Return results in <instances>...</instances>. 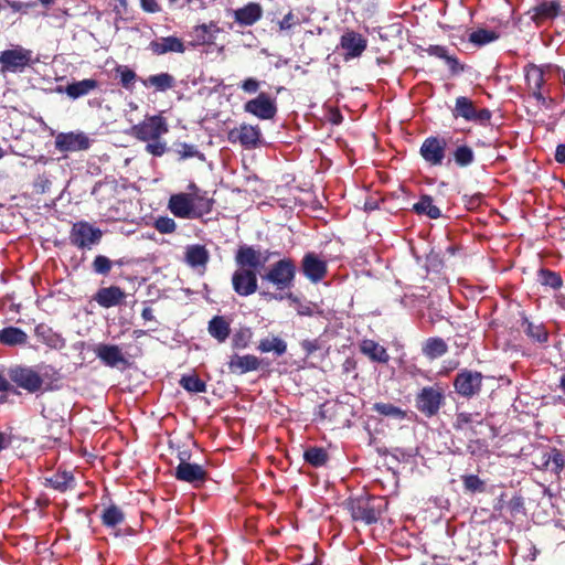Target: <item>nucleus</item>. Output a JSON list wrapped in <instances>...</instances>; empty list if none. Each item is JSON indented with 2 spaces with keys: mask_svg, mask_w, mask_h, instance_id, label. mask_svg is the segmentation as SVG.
<instances>
[{
  "mask_svg": "<svg viewBox=\"0 0 565 565\" xmlns=\"http://www.w3.org/2000/svg\"><path fill=\"white\" fill-rule=\"evenodd\" d=\"M50 371H53V367L49 365H39L36 367L14 365L9 369L8 376L17 387L29 394H35L42 391L44 377L49 376Z\"/></svg>",
  "mask_w": 565,
  "mask_h": 565,
  "instance_id": "1",
  "label": "nucleus"
},
{
  "mask_svg": "<svg viewBox=\"0 0 565 565\" xmlns=\"http://www.w3.org/2000/svg\"><path fill=\"white\" fill-rule=\"evenodd\" d=\"M387 508V501L381 497H360L351 501V515L355 521L373 524L379 521Z\"/></svg>",
  "mask_w": 565,
  "mask_h": 565,
  "instance_id": "2",
  "label": "nucleus"
},
{
  "mask_svg": "<svg viewBox=\"0 0 565 565\" xmlns=\"http://www.w3.org/2000/svg\"><path fill=\"white\" fill-rule=\"evenodd\" d=\"M296 273L295 262L291 258H282L274 263L262 278L282 291L294 286Z\"/></svg>",
  "mask_w": 565,
  "mask_h": 565,
  "instance_id": "3",
  "label": "nucleus"
},
{
  "mask_svg": "<svg viewBox=\"0 0 565 565\" xmlns=\"http://www.w3.org/2000/svg\"><path fill=\"white\" fill-rule=\"evenodd\" d=\"M33 62L31 50L20 45L0 53L1 73H22Z\"/></svg>",
  "mask_w": 565,
  "mask_h": 565,
  "instance_id": "4",
  "label": "nucleus"
},
{
  "mask_svg": "<svg viewBox=\"0 0 565 565\" xmlns=\"http://www.w3.org/2000/svg\"><path fill=\"white\" fill-rule=\"evenodd\" d=\"M169 131L167 119L161 115L146 116V118L131 127V135L140 141L160 139Z\"/></svg>",
  "mask_w": 565,
  "mask_h": 565,
  "instance_id": "5",
  "label": "nucleus"
},
{
  "mask_svg": "<svg viewBox=\"0 0 565 565\" xmlns=\"http://www.w3.org/2000/svg\"><path fill=\"white\" fill-rule=\"evenodd\" d=\"M231 143H239L245 149H256L263 145L262 129L257 125L241 124L227 132Z\"/></svg>",
  "mask_w": 565,
  "mask_h": 565,
  "instance_id": "6",
  "label": "nucleus"
},
{
  "mask_svg": "<svg viewBox=\"0 0 565 565\" xmlns=\"http://www.w3.org/2000/svg\"><path fill=\"white\" fill-rule=\"evenodd\" d=\"M103 236V232L86 221H79L73 224L70 233L71 243L81 249H90L98 244Z\"/></svg>",
  "mask_w": 565,
  "mask_h": 565,
  "instance_id": "7",
  "label": "nucleus"
},
{
  "mask_svg": "<svg viewBox=\"0 0 565 565\" xmlns=\"http://www.w3.org/2000/svg\"><path fill=\"white\" fill-rule=\"evenodd\" d=\"M452 115L456 118L461 117L466 121H472L480 125L487 124L491 119V111L489 109L476 108L472 100L465 96L457 97Z\"/></svg>",
  "mask_w": 565,
  "mask_h": 565,
  "instance_id": "8",
  "label": "nucleus"
},
{
  "mask_svg": "<svg viewBox=\"0 0 565 565\" xmlns=\"http://www.w3.org/2000/svg\"><path fill=\"white\" fill-rule=\"evenodd\" d=\"M244 111L260 120H270L277 114L276 99L267 93H260L244 104Z\"/></svg>",
  "mask_w": 565,
  "mask_h": 565,
  "instance_id": "9",
  "label": "nucleus"
},
{
  "mask_svg": "<svg viewBox=\"0 0 565 565\" xmlns=\"http://www.w3.org/2000/svg\"><path fill=\"white\" fill-rule=\"evenodd\" d=\"M232 286L238 296L248 297L255 294L258 289L256 270L238 267L232 275Z\"/></svg>",
  "mask_w": 565,
  "mask_h": 565,
  "instance_id": "10",
  "label": "nucleus"
},
{
  "mask_svg": "<svg viewBox=\"0 0 565 565\" xmlns=\"http://www.w3.org/2000/svg\"><path fill=\"white\" fill-rule=\"evenodd\" d=\"M446 147L444 138L431 136L423 141L419 153L429 166H441L446 157Z\"/></svg>",
  "mask_w": 565,
  "mask_h": 565,
  "instance_id": "11",
  "label": "nucleus"
},
{
  "mask_svg": "<svg viewBox=\"0 0 565 565\" xmlns=\"http://www.w3.org/2000/svg\"><path fill=\"white\" fill-rule=\"evenodd\" d=\"M90 140L83 131L60 132L55 137V148L61 152L87 150Z\"/></svg>",
  "mask_w": 565,
  "mask_h": 565,
  "instance_id": "12",
  "label": "nucleus"
},
{
  "mask_svg": "<svg viewBox=\"0 0 565 565\" xmlns=\"http://www.w3.org/2000/svg\"><path fill=\"white\" fill-rule=\"evenodd\" d=\"M482 385V374L465 370L456 375L454 386L456 392L465 397L477 395Z\"/></svg>",
  "mask_w": 565,
  "mask_h": 565,
  "instance_id": "13",
  "label": "nucleus"
},
{
  "mask_svg": "<svg viewBox=\"0 0 565 565\" xmlns=\"http://www.w3.org/2000/svg\"><path fill=\"white\" fill-rule=\"evenodd\" d=\"M367 40L355 31H347L341 35L340 49L345 61L356 58L366 50Z\"/></svg>",
  "mask_w": 565,
  "mask_h": 565,
  "instance_id": "14",
  "label": "nucleus"
},
{
  "mask_svg": "<svg viewBox=\"0 0 565 565\" xmlns=\"http://www.w3.org/2000/svg\"><path fill=\"white\" fill-rule=\"evenodd\" d=\"M444 396L439 388L424 387L417 396L416 406L419 412L430 417L438 413Z\"/></svg>",
  "mask_w": 565,
  "mask_h": 565,
  "instance_id": "15",
  "label": "nucleus"
},
{
  "mask_svg": "<svg viewBox=\"0 0 565 565\" xmlns=\"http://www.w3.org/2000/svg\"><path fill=\"white\" fill-rule=\"evenodd\" d=\"M269 259V254L264 255L253 246L243 245L235 254V263L241 268H252L256 270Z\"/></svg>",
  "mask_w": 565,
  "mask_h": 565,
  "instance_id": "16",
  "label": "nucleus"
},
{
  "mask_svg": "<svg viewBox=\"0 0 565 565\" xmlns=\"http://www.w3.org/2000/svg\"><path fill=\"white\" fill-rule=\"evenodd\" d=\"M95 355L108 367L128 365V360L116 344L98 343L93 349Z\"/></svg>",
  "mask_w": 565,
  "mask_h": 565,
  "instance_id": "17",
  "label": "nucleus"
},
{
  "mask_svg": "<svg viewBox=\"0 0 565 565\" xmlns=\"http://www.w3.org/2000/svg\"><path fill=\"white\" fill-rule=\"evenodd\" d=\"M168 210L178 218H195L193 196L190 193L172 194L168 201Z\"/></svg>",
  "mask_w": 565,
  "mask_h": 565,
  "instance_id": "18",
  "label": "nucleus"
},
{
  "mask_svg": "<svg viewBox=\"0 0 565 565\" xmlns=\"http://www.w3.org/2000/svg\"><path fill=\"white\" fill-rule=\"evenodd\" d=\"M174 477L179 481L188 482L196 487L205 481L206 471L201 465L181 460L174 470Z\"/></svg>",
  "mask_w": 565,
  "mask_h": 565,
  "instance_id": "19",
  "label": "nucleus"
},
{
  "mask_svg": "<svg viewBox=\"0 0 565 565\" xmlns=\"http://www.w3.org/2000/svg\"><path fill=\"white\" fill-rule=\"evenodd\" d=\"M301 270L311 282L317 284L326 277L328 267L315 253H307L301 262Z\"/></svg>",
  "mask_w": 565,
  "mask_h": 565,
  "instance_id": "20",
  "label": "nucleus"
},
{
  "mask_svg": "<svg viewBox=\"0 0 565 565\" xmlns=\"http://www.w3.org/2000/svg\"><path fill=\"white\" fill-rule=\"evenodd\" d=\"M209 260L210 253L204 245L192 244L185 247L184 262L189 267L204 273Z\"/></svg>",
  "mask_w": 565,
  "mask_h": 565,
  "instance_id": "21",
  "label": "nucleus"
},
{
  "mask_svg": "<svg viewBox=\"0 0 565 565\" xmlns=\"http://www.w3.org/2000/svg\"><path fill=\"white\" fill-rule=\"evenodd\" d=\"M525 79L532 96L540 103H545L543 86L545 83L544 68L534 64L525 68Z\"/></svg>",
  "mask_w": 565,
  "mask_h": 565,
  "instance_id": "22",
  "label": "nucleus"
},
{
  "mask_svg": "<svg viewBox=\"0 0 565 565\" xmlns=\"http://www.w3.org/2000/svg\"><path fill=\"white\" fill-rule=\"evenodd\" d=\"M149 50L154 55L168 53H184L186 47L183 41L174 35L161 36L149 43Z\"/></svg>",
  "mask_w": 565,
  "mask_h": 565,
  "instance_id": "23",
  "label": "nucleus"
},
{
  "mask_svg": "<svg viewBox=\"0 0 565 565\" xmlns=\"http://www.w3.org/2000/svg\"><path fill=\"white\" fill-rule=\"evenodd\" d=\"M220 32V28L216 23L210 22L209 24H200L193 28L192 46L211 45L216 39V34Z\"/></svg>",
  "mask_w": 565,
  "mask_h": 565,
  "instance_id": "24",
  "label": "nucleus"
},
{
  "mask_svg": "<svg viewBox=\"0 0 565 565\" xmlns=\"http://www.w3.org/2000/svg\"><path fill=\"white\" fill-rule=\"evenodd\" d=\"M259 366L260 360L253 354H234L228 361V370L235 374H245L247 372L256 371Z\"/></svg>",
  "mask_w": 565,
  "mask_h": 565,
  "instance_id": "25",
  "label": "nucleus"
},
{
  "mask_svg": "<svg viewBox=\"0 0 565 565\" xmlns=\"http://www.w3.org/2000/svg\"><path fill=\"white\" fill-rule=\"evenodd\" d=\"M263 17V9L259 3L249 2L243 8L234 11V20L239 25L249 26L255 24Z\"/></svg>",
  "mask_w": 565,
  "mask_h": 565,
  "instance_id": "26",
  "label": "nucleus"
},
{
  "mask_svg": "<svg viewBox=\"0 0 565 565\" xmlns=\"http://www.w3.org/2000/svg\"><path fill=\"white\" fill-rule=\"evenodd\" d=\"M359 349L372 362L386 364L390 361L386 349L374 340L363 339L359 344Z\"/></svg>",
  "mask_w": 565,
  "mask_h": 565,
  "instance_id": "27",
  "label": "nucleus"
},
{
  "mask_svg": "<svg viewBox=\"0 0 565 565\" xmlns=\"http://www.w3.org/2000/svg\"><path fill=\"white\" fill-rule=\"evenodd\" d=\"M98 87L99 83L96 79L85 78L66 85L64 89L58 88V92H64L70 98L77 99L87 96Z\"/></svg>",
  "mask_w": 565,
  "mask_h": 565,
  "instance_id": "28",
  "label": "nucleus"
},
{
  "mask_svg": "<svg viewBox=\"0 0 565 565\" xmlns=\"http://www.w3.org/2000/svg\"><path fill=\"white\" fill-rule=\"evenodd\" d=\"M125 297L126 295L120 287L110 286L100 288L95 296V300L99 306L110 308L119 305Z\"/></svg>",
  "mask_w": 565,
  "mask_h": 565,
  "instance_id": "29",
  "label": "nucleus"
},
{
  "mask_svg": "<svg viewBox=\"0 0 565 565\" xmlns=\"http://www.w3.org/2000/svg\"><path fill=\"white\" fill-rule=\"evenodd\" d=\"M34 334L42 343L52 349H62L65 347L64 338L44 323H40L34 328Z\"/></svg>",
  "mask_w": 565,
  "mask_h": 565,
  "instance_id": "30",
  "label": "nucleus"
},
{
  "mask_svg": "<svg viewBox=\"0 0 565 565\" xmlns=\"http://www.w3.org/2000/svg\"><path fill=\"white\" fill-rule=\"evenodd\" d=\"M561 12V3L558 0H546L533 8V20L542 22L556 18Z\"/></svg>",
  "mask_w": 565,
  "mask_h": 565,
  "instance_id": "31",
  "label": "nucleus"
},
{
  "mask_svg": "<svg viewBox=\"0 0 565 565\" xmlns=\"http://www.w3.org/2000/svg\"><path fill=\"white\" fill-rule=\"evenodd\" d=\"M141 84L145 87H153L157 92H166L174 86L175 79L169 73H159L150 75L147 78H142Z\"/></svg>",
  "mask_w": 565,
  "mask_h": 565,
  "instance_id": "32",
  "label": "nucleus"
},
{
  "mask_svg": "<svg viewBox=\"0 0 565 565\" xmlns=\"http://www.w3.org/2000/svg\"><path fill=\"white\" fill-rule=\"evenodd\" d=\"M424 51L430 56L444 60L452 73H459L463 70L462 66H460L458 58L448 54L446 46L429 45L428 47L424 49Z\"/></svg>",
  "mask_w": 565,
  "mask_h": 565,
  "instance_id": "33",
  "label": "nucleus"
},
{
  "mask_svg": "<svg viewBox=\"0 0 565 565\" xmlns=\"http://www.w3.org/2000/svg\"><path fill=\"white\" fill-rule=\"evenodd\" d=\"M26 342L28 334L20 328L7 327L0 330V343L4 345H24Z\"/></svg>",
  "mask_w": 565,
  "mask_h": 565,
  "instance_id": "34",
  "label": "nucleus"
},
{
  "mask_svg": "<svg viewBox=\"0 0 565 565\" xmlns=\"http://www.w3.org/2000/svg\"><path fill=\"white\" fill-rule=\"evenodd\" d=\"M209 333L218 342H224L230 335V323L222 316H215L209 322Z\"/></svg>",
  "mask_w": 565,
  "mask_h": 565,
  "instance_id": "35",
  "label": "nucleus"
},
{
  "mask_svg": "<svg viewBox=\"0 0 565 565\" xmlns=\"http://www.w3.org/2000/svg\"><path fill=\"white\" fill-rule=\"evenodd\" d=\"M257 350L262 353L274 352L280 356L287 351V343L279 337L264 338L259 341Z\"/></svg>",
  "mask_w": 565,
  "mask_h": 565,
  "instance_id": "36",
  "label": "nucleus"
},
{
  "mask_svg": "<svg viewBox=\"0 0 565 565\" xmlns=\"http://www.w3.org/2000/svg\"><path fill=\"white\" fill-rule=\"evenodd\" d=\"M191 194L193 196L195 218H200L212 212L214 200L212 198H209L206 192Z\"/></svg>",
  "mask_w": 565,
  "mask_h": 565,
  "instance_id": "37",
  "label": "nucleus"
},
{
  "mask_svg": "<svg viewBox=\"0 0 565 565\" xmlns=\"http://www.w3.org/2000/svg\"><path fill=\"white\" fill-rule=\"evenodd\" d=\"M413 209L417 214L427 215L434 220L441 215L439 207L434 204L433 199L429 195H423L419 201L414 204Z\"/></svg>",
  "mask_w": 565,
  "mask_h": 565,
  "instance_id": "38",
  "label": "nucleus"
},
{
  "mask_svg": "<svg viewBox=\"0 0 565 565\" xmlns=\"http://www.w3.org/2000/svg\"><path fill=\"white\" fill-rule=\"evenodd\" d=\"M447 350L448 347L441 338H429L423 347V353L429 359L440 358Z\"/></svg>",
  "mask_w": 565,
  "mask_h": 565,
  "instance_id": "39",
  "label": "nucleus"
},
{
  "mask_svg": "<svg viewBox=\"0 0 565 565\" xmlns=\"http://www.w3.org/2000/svg\"><path fill=\"white\" fill-rule=\"evenodd\" d=\"M49 484L58 491H66L74 486V476L70 471H57L47 479Z\"/></svg>",
  "mask_w": 565,
  "mask_h": 565,
  "instance_id": "40",
  "label": "nucleus"
},
{
  "mask_svg": "<svg viewBox=\"0 0 565 565\" xmlns=\"http://www.w3.org/2000/svg\"><path fill=\"white\" fill-rule=\"evenodd\" d=\"M565 466V458L558 449H552L545 455L544 467L546 470L558 475Z\"/></svg>",
  "mask_w": 565,
  "mask_h": 565,
  "instance_id": "41",
  "label": "nucleus"
},
{
  "mask_svg": "<svg viewBox=\"0 0 565 565\" xmlns=\"http://www.w3.org/2000/svg\"><path fill=\"white\" fill-rule=\"evenodd\" d=\"M303 458L306 462L313 467H322L327 463L329 456L326 449L321 447H310L305 451Z\"/></svg>",
  "mask_w": 565,
  "mask_h": 565,
  "instance_id": "42",
  "label": "nucleus"
},
{
  "mask_svg": "<svg viewBox=\"0 0 565 565\" xmlns=\"http://www.w3.org/2000/svg\"><path fill=\"white\" fill-rule=\"evenodd\" d=\"M124 519L125 515L122 511L116 505H110L109 508L105 509L102 514V522L105 526L108 527H114L120 524Z\"/></svg>",
  "mask_w": 565,
  "mask_h": 565,
  "instance_id": "43",
  "label": "nucleus"
},
{
  "mask_svg": "<svg viewBox=\"0 0 565 565\" xmlns=\"http://www.w3.org/2000/svg\"><path fill=\"white\" fill-rule=\"evenodd\" d=\"M373 409L380 415L386 417H393L396 419H404L406 417L405 411L390 403H375Z\"/></svg>",
  "mask_w": 565,
  "mask_h": 565,
  "instance_id": "44",
  "label": "nucleus"
},
{
  "mask_svg": "<svg viewBox=\"0 0 565 565\" xmlns=\"http://www.w3.org/2000/svg\"><path fill=\"white\" fill-rule=\"evenodd\" d=\"M180 385L190 393H204L206 384L196 375L182 376Z\"/></svg>",
  "mask_w": 565,
  "mask_h": 565,
  "instance_id": "45",
  "label": "nucleus"
},
{
  "mask_svg": "<svg viewBox=\"0 0 565 565\" xmlns=\"http://www.w3.org/2000/svg\"><path fill=\"white\" fill-rule=\"evenodd\" d=\"M498 39V34L494 31L479 29L473 31L469 35V41L476 45H486Z\"/></svg>",
  "mask_w": 565,
  "mask_h": 565,
  "instance_id": "46",
  "label": "nucleus"
},
{
  "mask_svg": "<svg viewBox=\"0 0 565 565\" xmlns=\"http://www.w3.org/2000/svg\"><path fill=\"white\" fill-rule=\"evenodd\" d=\"M116 73L119 76L121 86L128 90H131L137 79V74L126 65L117 66Z\"/></svg>",
  "mask_w": 565,
  "mask_h": 565,
  "instance_id": "47",
  "label": "nucleus"
},
{
  "mask_svg": "<svg viewBox=\"0 0 565 565\" xmlns=\"http://www.w3.org/2000/svg\"><path fill=\"white\" fill-rule=\"evenodd\" d=\"M454 160L459 167H467L475 160L473 150L468 146H460L454 151Z\"/></svg>",
  "mask_w": 565,
  "mask_h": 565,
  "instance_id": "48",
  "label": "nucleus"
},
{
  "mask_svg": "<svg viewBox=\"0 0 565 565\" xmlns=\"http://www.w3.org/2000/svg\"><path fill=\"white\" fill-rule=\"evenodd\" d=\"M539 276L542 285L548 286L553 289H559L563 285L562 277L555 271L541 269Z\"/></svg>",
  "mask_w": 565,
  "mask_h": 565,
  "instance_id": "49",
  "label": "nucleus"
},
{
  "mask_svg": "<svg viewBox=\"0 0 565 565\" xmlns=\"http://www.w3.org/2000/svg\"><path fill=\"white\" fill-rule=\"evenodd\" d=\"M253 338V332L249 328L239 329L232 338V345L234 349H246Z\"/></svg>",
  "mask_w": 565,
  "mask_h": 565,
  "instance_id": "50",
  "label": "nucleus"
},
{
  "mask_svg": "<svg viewBox=\"0 0 565 565\" xmlns=\"http://www.w3.org/2000/svg\"><path fill=\"white\" fill-rule=\"evenodd\" d=\"M523 327L525 333L539 342H544L547 339V333L542 326H535L527 319H524Z\"/></svg>",
  "mask_w": 565,
  "mask_h": 565,
  "instance_id": "51",
  "label": "nucleus"
},
{
  "mask_svg": "<svg viewBox=\"0 0 565 565\" xmlns=\"http://www.w3.org/2000/svg\"><path fill=\"white\" fill-rule=\"evenodd\" d=\"M154 228L161 234H171L177 230V223L169 216H159L154 221Z\"/></svg>",
  "mask_w": 565,
  "mask_h": 565,
  "instance_id": "52",
  "label": "nucleus"
},
{
  "mask_svg": "<svg viewBox=\"0 0 565 565\" xmlns=\"http://www.w3.org/2000/svg\"><path fill=\"white\" fill-rule=\"evenodd\" d=\"M286 298L289 299L291 303L295 305L296 311L299 316L310 317L313 315V308L310 302H301L299 298L291 292L287 294Z\"/></svg>",
  "mask_w": 565,
  "mask_h": 565,
  "instance_id": "53",
  "label": "nucleus"
},
{
  "mask_svg": "<svg viewBox=\"0 0 565 565\" xmlns=\"http://www.w3.org/2000/svg\"><path fill=\"white\" fill-rule=\"evenodd\" d=\"M465 489L469 492H482L484 482L476 475H467L462 477Z\"/></svg>",
  "mask_w": 565,
  "mask_h": 565,
  "instance_id": "54",
  "label": "nucleus"
},
{
  "mask_svg": "<svg viewBox=\"0 0 565 565\" xmlns=\"http://www.w3.org/2000/svg\"><path fill=\"white\" fill-rule=\"evenodd\" d=\"M111 260L104 256L97 255L93 262V269L96 274L107 275L111 269Z\"/></svg>",
  "mask_w": 565,
  "mask_h": 565,
  "instance_id": "55",
  "label": "nucleus"
},
{
  "mask_svg": "<svg viewBox=\"0 0 565 565\" xmlns=\"http://www.w3.org/2000/svg\"><path fill=\"white\" fill-rule=\"evenodd\" d=\"M481 424V419H479V414L471 413H459L456 417V427L458 429H465L470 424Z\"/></svg>",
  "mask_w": 565,
  "mask_h": 565,
  "instance_id": "56",
  "label": "nucleus"
},
{
  "mask_svg": "<svg viewBox=\"0 0 565 565\" xmlns=\"http://www.w3.org/2000/svg\"><path fill=\"white\" fill-rule=\"evenodd\" d=\"M146 151L154 157H161L167 151V142L160 139H153L150 141H146Z\"/></svg>",
  "mask_w": 565,
  "mask_h": 565,
  "instance_id": "57",
  "label": "nucleus"
},
{
  "mask_svg": "<svg viewBox=\"0 0 565 565\" xmlns=\"http://www.w3.org/2000/svg\"><path fill=\"white\" fill-rule=\"evenodd\" d=\"M178 153L181 158L186 159L196 157L200 152L195 146L183 142L179 145Z\"/></svg>",
  "mask_w": 565,
  "mask_h": 565,
  "instance_id": "58",
  "label": "nucleus"
},
{
  "mask_svg": "<svg viewBox=\"0 0 565 565\" xmlns=\"http://www.w3.org/2000/svg\"><path fill=\"white\" fill-rule=\"evenodd\" d=\"M241 88L247 94H255L260 88V82L254 77H248L241 83Z\"/></svg>",
  "mask_w": 565,
  "mask_h": 565,
  "instance_id": "59",
  "label": "nucleus"
},
{
  "mask_svg": "<svg viewBox=\"0 0 565 565\" xmlns=\"http://www.w3.org/2000/svg\"><path fill=\"white\" fill-rule=\"evenodd\" d=\"M297 23L296 17L292 12H288L282 20L279 21V30L286 31L290 30Z\"/></svg>",
  "mask_w": 565,
  "mask_h": 565,
  "instance_id": "60",
  "label": "nucleus"
},
{
  "mask_svg": "<svg viewBox=\"0 0 565 565\" xmlns=\"http://www.w3.org/2000/svg\"><path fill=\"white\" fill-rule=\"evenodd\" d=\"M6 4L14 12H26V10L31 7L30 3H25L17 0H7Z\"/></svg>",
  "mask_w": 565,
  "mask_h": 565,
  "instance_id": "61",
  "label": "nucleus"
},
{
  "mask_svg": "<svg viewBox=\"0 0 565 565\" xmlns=\"http://www.w3.org/2000/svg\"><path fill=\"white\" fill-rule=\"evenodd\" d=\"M301 348L306 352V355L309 356L320 349V344L318 340H303L301 342Z\"/></svg>",
  "mask_w": 565,
  "mask_h": 565,
  "instance_id": "62",
  "label": "nucleus"
},
{
  "mask_svg": "<svg viewBox=\"0 0 565 565\" xmlns=\"http://www.w3.org/2000/svg\"><path fill=\"white\" fill-rule=\"evenodd\" d=\"M140 4L146 12L156 13L160 11L157 0H140Z\"/></svg>",
  "mask_w": 565,
  "mask_h": 565,
  "instance_id": "63",
  "label": "nucleus"
},
{
  "mask_svg": "<svg viewBox=\"0 0 565 565\" xmlns=\"http://www.w3.org/2000/svg\"><path fill=\"white\" fill-rule=\"evenodd\" d=\"M555 160L558 163L565 164V143L558 145L555 151Z\"/></svg>",
  "mask_w": 565,
  "mask_h": 565,
  "instance_id": "64",
  "label": "nucleus"
}]
</instances>
